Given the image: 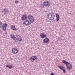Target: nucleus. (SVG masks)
Returning <instances> with one entry per match:
<instances>
[{"instance_id": "1", "label": "nucleus", "mask_w": 75, "mask_h": 75, "mask_svg": "<svg viewBox=\"0 0 75 75\" xmlns=\"http://www.w3.org/2000/svg\"><path fill=\"white\" fill-rule=\"evenodd\" d=\"M62 63H64V64H66L67 67V69L69 70V71H70L71 70L70 69H71L72 68V65L70 64V63H69L68 62L66 61L65 60H63L62 61Z\"/></svg>"}, {"instance_id": "2", "label": "nucleus", "mask_w": 75, "mask_h": 75, "mask_svg": "<svg viewBox=\"0 0 75 75\" xmlns=\"http://www.w3.org/2000/svg\"><path fill=\"white\" fill-rule=\"evenodd\" d=\"M47 17L49 20H53L54 19V14L53 13H48Z\"/></svg>"}, {"instance_id": "3", "label": "nucleus", "mask_w": 75, "mask_h": 75, "mask_svg": "<svg viewBox=\"0 0 75 75\" xmlns=\"http://www.w3.org/2000/svg\"><path fill=\"white\" fill-rule=\"evenodd\" d=\"M7 26L6 23H4L3 25L2 23L0 22V28H2L4 31H5L6 30Z\"/></svg>"}, {"instance_id": "4", "label": "nucleus", "mask_w": 75, "mask_h": 75, "mask_svg": "<svg viewBox=\"0 0 75 75\" xmlns=\"http://www.w3.org/2000/svg\"><path fill=\"white\" fill-rule=\"evenodd\" d=\"M28 18L30 20V22L31 23H34V18L33 16H31L29 15L28 16Z\"/></svg>"}, {"instance_id": "5", "label": "nucleus", "mask_w": 75, "mask_h": 75, "mask_svg": "<svg viewBox=\"0 0 75 75\" xmlns=\"http://www.w3.org/2000/svg\"><path fill=\"white\" fill-rule=\"evenodd\" d=\"M37 59V57L36 56H32L29 58V60H30L31 62H34V61H36Z\"/></svg>"}, {"instance_id": "6", "label": "nucleus", "mask_w": 75, "mask_h": 75, "mask_svg": "<svg viewBox=\"0 0 75 75\" xmlns=\"http://www.w3.org/2000/svg\"><path fill=\"white\" fill-rule=\"evenodd\" d=\"M12 52L13 54H17V53L18 52V50H17V49H16V48H13L12 50Z\"/></svg>"}, {"instance_id": "7", "label": "nucleus", "mask_w": 75, "mask_h": 75, "mask_svg": "<svg viewBox=\"0 0 75 75\" xmlns=\"http://www.w3.org/2000/svg\"><path fill=\"white\" fill-rule=\"evenodd\" d=\"M23 24H25V25H30L31 23H30V21L28 20H26L25 21L23 22Z\"/></svg>"}, {"instance_id": "8", "label": "nucleus", "mask_w": 75, "mask_h": 75, "mask_svg": "<svg viewBox=\"0 0 75 75\" xmlns=\"http://www.w3.org/2000/svg\"><path fill=\"white\" fill-rule=\"evenodd\" d=\"M43 4L44 6H47L48 7H49V6H50V2L48 1H45L43 3Z\"/></svg>"}, {"instance_id": "9", "label": "nucleus", "mask_w": 75, "mask_h": 75, "mask_svg": "<svg viewBox=\"0 0 75 75\" xmlns=\"http://www.w3.org/2000/svg\"><path fill=\"white\" fill-rule=\"evenodd\" d=\"M49 41H50L49 39L47 38H46L43 40V42L44 43H47L49 42Z\"/></svg>"}, {"instance_id": "10", "label": "nucleus", "mask_w": 75, "mask_h": 75, "mask_svg": "<svg viewBox=\"0 0 75 75\" xmlns=\"http://www.w3.org/2000/svg\"><path fill=\"white\" fill-rule=\"evenodd\" d=\"M27 16L25 15H23L21 19L23 21L27 20Z\"/></svg>"}, {"instance_id": "11", "label": "nucleus", "mask_w": 75, "mask_h": 75, "mask_svg": "<svg viewBox=\"0 0 75 75\" xmlns=\"http://www.w3.org/2000/svg\"><path fill=\"white\" fill-rule=\"evenodd\" d=\"M8 11L6 8L4 9L2 11V13H3V14H5L6 13H8Z\"/></svg>"}, {"instance_id": "12", "label": "nucleus", "mask_w": 75, "mask_h": 75, "mask_svg": "<svg viewBox=\"0 0 75 75\" xmlns=\"http://www.w3.org/2000/svg\"><path fill=\"white\" fill-rule=\"evenodd\" d=\"M40 36L42 38H44L45 37H46V35H45L44 33H41L40 35Z\"/></svg>"}, {"instance_id": "13", "label": "nucleus", "mask_w": 75, "mask_h": 75, "mask_svg": "<svg viewBox=\"0 0 75 75\" xmlns=\"http://www.w3.org/2000/svg\"><path fill=\"white\" fill-rule=\"evenodd\" d=\"M16 37L18 39L19 41H22V38L20 35H16Z\"/></svg>"}, {"instance_id": "14", "label": "nucleus", "mask_w": 75, "mask_h": 75, "mask_svg": "<svg viewBox=\"0 0 75 75\" xmlns=\"http://www.w3.org/2000/svg\"><path fill=\"white\" fill-rule=\"evenodd\" d=\"M11 28L13 30H14V31H16V30H17V29L15 28V26H14V25H12L11 26Z\"/></svg>"}, {"instance_id": "15", "label": "nucleus", "mask_w": 75, "mask_h": 75, "mask_svg": "<svg viewBox=\"0 0 75 75\" xmlns=\"http://www.w3.org/2000/svg\"><path fill=\"white\" fill-rule=\"evenodd\" d=\"M56 17V21H58L59 20V16L58 14H57Z\"/></svg>"}, {"instance_id": "16", "label": "nucleus", "mask_w": 75, "mask_h": 75, "mask_svg": "<svg viewBox=\"0 0 75 75\" xmlns=\"http://www.w3.org/2000/svg\"><path fill=\"white\" fill-rule=\"evenodd\" d=\"M11 38L12 39H13V40H15L16 39V37H15V35L11 34L10 35Z\"/></svg>"}, {"instance_id": "17", "label": "nucleus", "mask_w": 75, "mask_h": 75, "mask_svg": "<svg viewBox=\"0 0 75 75\" xmlns=\"http://www.w3.org/2000/svg\"><path fill=\"white\" fill-rule=\"evenodd\" d=\"M6 67H7V68H9V69H11V68H12V66H11V65H6Z\"/></svg>"}, {"instance_id": "18", "label": "nucleus", "mask_w": 75, "mask_h": 75, "mask_svg": "<svg viewBox=\"0 0 75 75\" xmlns=\"http://www.w3.org/2000/svg\"><path fill=\"white\" fill-rule=\"evenodd\" d=\"M58 67L61 70H62L64 68V67H63L62 66L58 65Z\"/></svg>"}, {"instance_id": "19", "label": "nucleus", "mask_w": 75, "mask_h": 75, "mask_svg": "<svg viewBox=\"0 0 75 75\" xmlns=\"http://www.w3.org/2000/svg\"><path fill=\"white\" fill-rule=\"evenodd\" d=\"M44 5L43 4H41V5H40V7H41L42 8H44Z\"/></svg>"}, {"instance_id": "20", "label": "nucleus", "mask_w": 75, "mask_h": 75, "mask_svg": "<svg viewBox=\"0 0 75 75\" xmlns=\"http://www.w3.org/2000/svg\"><path fill=\"white\" fill-rule=\"evenodd\" d=\"M13 40H15V42H18V40L16 39H16H13Z\"/></svg>"}, {"instance_id": "21", "label": "nucleus", "mask_w": 75, "mask_h": 75, "mask_svg": "<svg viewBox=\"0 0 75 75\" xmlns=\"http://www.w3.org/2000/svg\"><path fill=\"white\" fill-rule=\"evenodd\" d=\"M15 3H16V4H17L18 3V1H15Z\"/></svg>"}, {"instance_id": "22", "label": "nucleus", "mask_w": 75, "mask_h": 75, "mask_svg": "<svg viewBox=\"0 0 75 75\" xmlns=\"http://www.w3.org/2000/svg\"><path fill=\"white\" fill-rule=\"evenodd\" d=\"M62 70L63 71L64 73H65V70L64 69V68Z\"/></svg>"}, {"instance_id": "23", "label": "nucleus", "mask_w": 75, "mask_h": 75, "mask_svg": "<svg viewBox=\"0 0 75 75\" xmlns=\"http://www.w3.org/2000/svg\"><path fill=\"white\" fill-rule=\"evenodd\" d=\"M50 75H54V73H51L50 74Z\"/></svg>"}, {"instance_id": "24", "label": "nucleus", "mask_w": 75, "mask_h": 75, "mask_svg": "<svg viewBox=\"0 0 75 75\" xmlns=\"http://www.w3.org/2000/svg\"><path fill=\"white\" fill-rule=\"evenodd\" d=\"M1 29H0V32H1Z\"/></svg>"}, {"instance_id": "25", "label": "nucleus", "mask_w": 75, "mask_h": 75, "mask_svg": "<svg viewBox=\"0 0 75 75\" xmlns=\"http://www.w3.org/2000/svg\"><path fill=\"white\" fill-rule=\"evenodd\" d=\"M5 34H7V33H6Z\"/></svg>"}]
</instances>
